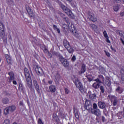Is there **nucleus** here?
I'll return each instance as SVG.
<instances>
[{
    "label": "nucleus",
    "instance_id": "774afa93",
    "mask_svg": "<svg viewBox=\"0 0 124 124\" xmlns=\"http://www.w3.org/2000/svg\"><path fill=\"white\" fill-rule=\"evenodd\" d=\"M45 51H48V49H47V48H46V47L45 48Z\"/></svg>",
    "mask_w": 124,
    "mask_h": 124
},
{
    "label": "nucleus",
    "instance_id": "864d4df0",
    "mask_svg": "<svg viewBox=\"0 0 124 124\" xmlns=\"http://www.w3.org/2000/svg\"><path fill=\"white\" fill-rule=\"evenodd\" d=\"M102 122L104 123L105 122V117L104 116H102Z\"/></svg>",
    "mask_w": 124,
    "mask_h": 124
},
{
    "label": "nucleus",
    "instance_id": "aec40b11",
    "mask_svg": "<svg viewBox=\"0 0 124 124\" xmlns=\"http://www.w3.org/2000/svg\"><path fill=\"white\" fill-rule=\"evenodd\" d=\"M24 75L25 77V78H29L31 77V74H30V71H29V69L25 67L24 68Z\"/></svg>",
    "mask_w": 124,
    "mask_h": 124
},
{
    "label": "nucleus",
    "instance_id": "4d7b16f0",
    "mask_svg": "<svg viewBox=\"0 0 124 124\" xmlns=\"http://www.w3.org/2000/svg\"><path fill=\"white\" fill-rule=\"evenodd\" d=\"M120 16L121 17H123V16H124V11H123L120 13Z\"/></svg>",
    "mask_w": 124,
    "mask_h": 124
},
{
    "label": "nucleus",
    "instance_id": "f03ea898",
    "mask_svg": "<svg viewBox=\"0 0 124 124\" xmlns=\"http://www.w3.org/2000/svg\"><path fill=\"white\" fill-rule=\"evenodd\" d=\"M91 112L92 114L95 115V116H96V117H99V116H101V111H100V109L98 108L97 104H96L95 103L93 104V108L91 109Z\"/></svg>",
    "mask_w": 124,
    "mask_h": 124
},
{
    "label": "nucleus",
    "instance_id": "49530a36",
    "mask_svg": "<svg viewBox=\"0 0 124 124\" xmlns=\"http://www.w3.org/2000/svg\"><path fill=\"white\" fill-rule=\"evenodd\" d=\"M64 91H65V93L66 94H68L69 93V90L67 88H65Z\"/></svg>",
    "mask_w": 124,
    "mask_h": 124
},
{
    "label": "nucleus",
    "instance_id": "3c124183",
    "mask_svg": "<svg viewBox=\"0 0 124 124\" xmlns=\"http://www.w3.org/2000/svg\"><path fill=\"white\" fill-rule=\"evenodd\" d=\"M47 55L48 57H50V59H52V54H51V53H49V52H48Z\"/></svg>",
    "mask_w": 124,
    "mask_h": 124
},
{
    "label": "nucleus",
    "instance_id": "20e7f679",
    "mask_svg": "<svg viewBox=\"0 0 124 124\" xmlns=\"http://www.w3.org/2000/svg\"><path fill=\"white\" fill-rule=\"evenodd\" d=\"M16 110V106H10L9 107H6L4 110V114L5 115H8L9 112L11 113L14 112Z\"/></svg>",
    "mask_w": 124,
    "mask_h": 124
},
{
    "label": "nucleus",
    "instance_id": "0eeeda50",
    "mask_svg": "<svg viewBox=\"0 0 124 124\" xmlns=\"http://www.w3.org/2000/svg\"><path fill=\"white\" fill-rule=\"evenodd\" d=\"M59 61L61 62L63 66H64V67H68V66H69V62L68 61H67V60L63 58V56L60 57V59Z\"/></svg>",
    "mask_w": 124,
    "mask_h": 124
},
{
    "label": "nucleus",
    "instance_id": "338daca9",
    "mask_svg": "<svg viewBox=\"0 0 124 124\" xmlns=\"http://www.w3.org/2000/svg\"><path fill=\"white\" fill-rule=\"evenodd\" d=\"M74 30H75V28H73L72 31V32H74V31H73Z\"/></svg>",
    "mask_w": 124,
    "mask_h": 124
},
{
    "label": "nucleus",
    "instance_id": "412c9836",
    "mask_svg": "<svg viewBox=\"0 0 124 124\" xmlns=\"http://www.w3.org/2000/svg\"><path fill=\"white\" fill-rule=\"evenodd\" d=\"M88 93H89V98L90 99H92V100H93V99H96V94L94 93H92V92L89 91Z\"/></svg>",
    "mask_w": 124,
    "mask_h": 124
},
{
    "label": "nucleus",
    "instance_id": "72a5a7b5",
    "mask_svg": "<svg viewBox=\"0 0 124 124\" xmlns=\"http://www.w3.org/2000/svg\"><path fill=\"white\" fill-rule=\"evenodd\" d=\"M90 27L93 31H97V26L96 25L92 24L90 25Z\"/></svg>",
    "mask_w": 124,
    "mask_h": 124
},
{
    "label": "nucleus",
    "instance_id": "1a4fd4ad",
    "mask_svg": "<svg viewBox=\"0 0 124 124\" xmlns=\"http://www.w3.org/2000/svg\"><path fill=\"white\" fill-rule=\"evenodd\" d=\"M87 17L89 20L92 21V22H96L97 21V18L95 17V16L90 11H88Z\"/></svg>",
    "mask_w": 124,
    "mask_h": 124
},
{
    "label": "nucleus",
    "instance_id": "e433bc0d",
    "mask_svg": "<svg viewBox=\"0 0 124 124\" xmlns=\"http://www.w3.org/2000/svg\"><path fill=\"white\" fill-rule=\"evenodd\" d=\"M58 116L60 118H63V112L61 110L59 111Z\"/></svg>",
    "mask_w": 124,
    "mask_h": 124
},
{
    "label": "nucleus",
    "instance_id": "f8f14e48",
    "mask_svg": "<svg viewBox=\"0 0 124 124\" xmlns=\"http://www.w3.org/2000/svg\"><path fill=\"white\" fill-rule=\"evenodd\" d=\"M27 87L31 91H32V80H31V77L26 78Z\"/></svg>",
    "mask_w": 124,
    "mask_h": 124
},
{
    "label": "nucleus",
    "instance_id": "c756f323",
    "mask_svg": "<svg viewBox=\"0 0 124 124\" xmlns=\"http://www.w3.org/2000/svg\"><path fill=\"white\" fill-rule=\"evenodd\" d=\"M105 84L106 85V86H107V87H110V86H111V81L110 80H109V78H106L105 80Z\"/></svg>",
    "mask_w": 124,
    "mask_h": 124
},
{
    "label": "nucleus",
    "instance_id": "bf43d9fd",
    "mask_svg": "<svg viewBox=\"0 0 124 124\" xmlns=\"http://www.w3.org/2000/svg\"><path fill=\"white\" fill-rule=\"evenodd\" d=\"M55 31H57L58 32V33H61V30H60V29L57 28Z\"/></svg>",
    "mask_w": 124,
    "mask_h": 124
},
{
    "label": "nucleus",
    "instance_id": "c03bdc74",
    "mask_svg": "<svg viewBox=\"0 0 124 124\" xmlns=\"http://www.w3.org/2000/svg\"><path fill=\"white\" fill-rule=\"evenodd\" d=\"M74 36L77 38H79L80 37V34H79V33H76V32H75V33L74 34Z\"/></svg>",
    "mask_w": 124,
    "mask_h": 124
},
{
    "label": "nucleus",
    "instance_id": "2eb2a0df",
    "mask_svg": "<svg viewBox=\"0 0 124 124\" xmlns=\"http://www.w3.org/2000/svg\"><path fill=\"white\" fill-rule=\"evenodd\" d=\"M85 77L87 78L89 82H92V81H93V75L91 74V72H87L85 74Z\"/></svg>",
    "mask_w": 124,
    "mask_h": 124
},
{
    "label": "nucleus",
    "instance_id": "39448f33",
    "mask_svg": "<svg viewBox=\"0 0 124 124\" xmlns=\"http://www.w3.org/2000/svg\"><path fill=\"white\" fill-rule=\"evenodd\" d=\"M93 81L96 82L93 84L92 87L93 88V89H95V90H98V89H99L100 84L102 83V81H101V79H100L98 78L94 79Z\"/></svg>",
    "mask_w": 124,
    "mask_h": 124
},
{
    "label": "nucleus",
    "instance_id": "393cba45",
    "mask_svg": "<svg viewBox=\"0 0 124 124\" xmlns=\"http://www.w3.org/2000/svg\"><path fill=\"white\" fill-rule=\"evenodd\" d=\"M115 92L118 93H122L124 92V89L120 86H118L116 89Z\"/></svg>",
    "mask_w": 124,
    "mask_h": 124
},
{
    "label": "nucleus",
    "instance_id": "0e129e2a",
    "mask_svg": "<svg viewBox=\"0 0 124 124\" xmlns=\"http://www.w3.org/2000/svg\"><path fill=\"white\" fill-rule=\"evenodd\" d=\"M48 83L49 84V85H51V84H52L53 81H52V80H49V81H48Z\"/></svg>",
    "mask_w": 124,
    "mask_h": 124
},
{
    "label": "nucleus",
    "instance_id": "c85d7f7f",
    "mask_svg": "<svg viewBox=\"0 0 124 124\" xmlns=\"http://www.w3.org/2000/svg\"><path fill=\"white\" fill-rule=\"evenodd\" d=\"M3 104H8L9 103V99L7 97L3 98L2 100Z\"/></svg>",
    "mask_w": 124,
    "mask_h": 124
},
{
    "label": "nucleus",
    "instance_id": "052dcab7",
    "mask_svg": "<svg viewBox=\"0 0 124 124\" xmlns=\"http://www.w3.org/2000/svg\"><path fill=\"white\" fill-rule=\"evenodd\" d=\"M23 101H20V102H19V105L20 106H23Z\"/></svg>",
    "mask_w": 124,
    "mask_h": 124
},
{
    "label": "nucleus",
    "instance_id": "4be33fe9",
    "mask_svg": "<svg viewBox=\"0 0 124 124\" xmlns=\"http://www.w3.org/2000/svg\"><path fill=\"white\" fill-rule=\"evenodd\" d=\"M18 85H19V89L20 90V91H21V92L23 93H25V91L24 85L23 84V83L20 82L19 83Z\"/></svg>",
    "mask_w": 124,
    "mask_h": 124
},
{
    "label": "nucleus",
    "instance_id": "4c0bfd02",
    "mask_svg": "<svg viewBox=\"0 0 124 124\" xmlns=\"http://www.w3.org/2000/svg\"><path fill=\"white\" fill-rule=\"evenodd\" d=\"M103 109V114L107 117V115L108 114V110H107V108H105Z\"/></svg>",
    "mask_w": 124,
    "mask_h": 124
},
{
    "label": "nucleus",
    "instance_id": "a211bd4d",
    "mask_svg": "<svg viewBox=\"0 0 124 124\" xmlns=\"http://www.w3.org/2000/svg\"><path fill=\"white\" fill-rule=\"evenodd\" d=\"M5 59L6 60L7 62L8 63V64H12L13 63V62H12V59L8 54H6L5 55Z\"/></svg>",
    "mask_w": 124,
    "mask_h": 124
},
{
    "label": "nucleus",
    "instance_id": "de8ad7c7",
    "mask_svg": "<svg viewBox=\"0 0 124 124\" xmlns=\"http://www.w3.org/2000/svg\"><path fill=\"white\" fill-rule=\"evenodd\" d=\"M71 60H72V62H75V61H76V56H75V55H73Z\"/></svg>",
    "mask_w": 124,
    "mask_h": 124
},
{
    "label": "nucleus",
    "instance_id": "bb28decb",
    "mask_svg": "<svg viewBox=\"0 0 124 124\" xmlns=\"http://www.w3.org/2000/svg\"><path fill=\"white\" fill-rule=\"evenodd\" d=\"M85 72H86V65L82 64L80 70V74H83V73H85Z\"/></svg>",
    "mask_w": 124,
    "mask_h": 124
},
{
    "label": "nucleus",
    "instance_id": "473e14b6",
    "mask_svg": "<svg viewBox=\"0 0 124 124\" xmlns=\"http://www.w3.org/2000/svg\"><path fill=\"white\" fill-rule=\"evenodd\" d=\"M124 112L123 111H120L117 113V116L119 118V119H122L123 118H124Z\"/></svg>",
    "mask_w": 124,
    "mask_h": 124
},
{
    "label": "nucleus",
    "instance_id": "6e6552de",
    "mask_svg": "<svg viewBox=\"0 0 124 124\" xmlns=\"http://www.w3.org/2000/svg\"><path fill=\"white\" fill-rule=\"evenodd\" d=\"M84 107L85 109L87 110V111H92L93 109V105H92V102L89 100H87L85 101V104L84 105Z\"/></svg>",
    "mask_w": 124,
    "mask_h": 124
},
{
    "label": "nucleus",
    "instance_id": "423d86ee",
    "mask_svg": "<svg viewBox=\"0 0 124 124\" xmlns=\"http://www.w3.org/2000/svg\"><path fill=\"white\" fill-rule=\"evenodd\" d=\"M33 68L34 69H35L36 73L38 76L41 77L44 75V72H43V70L39 66H34Z\"/></svg>",
    "mask_w": 124,
    "mask_h": 124
},
{
    "label": "nucleus",
    "instance_id": "7ed1b4c3",
    "mask_svg": "<svg viewBox=\"0 0 124 124\" xmlns=\"http://www.w3.org/2000/svg\"><path fill=\"white\" fill-rule=\"evenodd\" d=\"M61 7L63 11L69 16V18H71V19H74V15H73V13H72V12L69 8H67V7L64 6L63 4H61Z\"/></svg>",
    "mask_w": 124,
    "mask_h": 124
},
{
    "label": "nucleus",
    "instance_id": "5701e85b",
    "mask_svg": "<svg viewBox=\"0 0 124 124\" xmlns=\"http://www.w3.org/2000/svg\"><path fill=\"white\" fill-rule=\"evenodd\" d=\"M120 73L121 75V81L122 83H124V67L121 69Z\"/></svg>",
    "mask_w": 124,
    "mask_h": 124
},
{
    "label": "nucleus",
    "instance_id": "37998d69",
    "mask_svg": "<svg viewBox=\"0 0 124 124\" xmlns=\"http://www.w3.org/2000/svg\"><path fill=\"white\" fill-rule=\"evenodd\" d=\"M103 34H104V36L105 37V38L106 37H108V34H107V32L106 31H104Z\"/></svg>",
    "mask_w": 124,
    "mask_h": 124
},
{
    "label": "nucleus",
    "instance_id": "a878e982",
    "mask_svg": "<svg viewBox=\"0 0 124 124\" xmlns=\"http://www.w3.org/2000/svg\"><path fill=\"white\" fill-rule=\"evenodd\" d=\"M74 112L75 113V116L77 119V120H79V113H78V109H76L75 108H74Z\"/></svg>",
    "mask_w": 124,
    "mask_h": 124
},
{
    "label": "nucleus",
    "instance_id": "f257e3e1",
    "mask_svg": "<svg viewBox=\"0 0 124 124\" xmlns=\"http://www.w3.org/2000/svg\"><path fill=\"white\" fill-rule=\"evenodd\" d=\"M73 82L77 88L78 89L79 91L81 93H84L85 91L84 90V86L80 80L78 79V78H75L73 79Z\"/></svg>",
    "mask_w": 124,
    "mask_h": 124
},
{
    "label": "nucleus",
    "instance_id": "a18cd8bd",
    "mask_svg": "<svg viewBox=\"0 0 124 124\" xmlns=\"http://www.w3.org/2000/svg\"><path fill=\"white\" fill-rule=\"evenodd\" d=\"M38 124H44L43 122H42V120L41 119L39 118L38 121Z\"/></svg>",
    "mask_w": 124,
    "mask_h": 124
},
{
    "label": "nucleus",
    "instance_id": "680f3d73",
    "mask_svg": "<svg viewBox=\"0 0 124 124\" xmlns=\"http://www.w3.org/2000/svg\"><path fill=\"white\" fill-rule=\"evenodd\" d=\"M120 40H121V41L122 44H123V45H124V40L123 39V38H120Z\"/></svg>",
    "mask_w": 124,
    "mask_h": 124
},
{
    "label": "nucleus",
    "instance_id": "ddd939ff",
    "mask_svg": "<svg viewBox=\"0 0 124 124\" xmlns=\"http://www.w3.org/2000/svg\"><path fill=\"white\" fill-rule=\"evenodd\" d=\"M32 80L34 88L37 93H40V89H39V85H38L37 81H36V80H35V78L33 79Z\"/></svg>",
    "mask_w": 124,
    "mask_h": 124
},
{
    "label": "nucleus",
    "instance_id": "f3484780",
    "mask_svg": "<svg viewBox=\"0 0 124 124\" xmlns=\"http://www.w3.org/2000/svg\"><path fill=\"white\" fill-rule=\"evenodd\" d=\"M98 106L100 109H105L106 108V104H105V102L99 101L98 102Z\"/></svg>",
    "mask_w": 124,
    "mask_h": 124
},
{
    "label": "nucleus",
    "instance_id": "9b49d317",
    "mask_svg": "<svg viewBox=\"0 0 124 124\" xmlns=\"http://www.w3.org/2000/svg\"><path fill=\"white\" fill-rule=\"evenodd\" d=\"M26 9L30 18H34L35 17V15L34 14V13H33L32 10L31 9V7H30V6H26Z\"/></svg>",
    "mask_w": 124,
    "mask_h": 124
},
{
    "label": "nucleus",
    "instance_id": "2f4dec72",
    "mask_svg": "<svg viewBox=\"0 0 124 124\" xmlns=\"http://www.w3.org/2000/svg\"><path fill=\"white\" fill-rule=\"evenodd\" d=\"M63 45L65 48H67V47H68L70 46V44H69V42L68 41H67L66 39H64L63 40Z\"/></svg>",
    "mask_w": 124,
    "mask_h": 124
},
{
    "label": "nucleus",
    "instance_id": "69168bd1",
    "mask_svg": "<svg viewBox=\"0 0 124 124\" xmlns=\"http://www.w3.org/2000/svg\"><path fill=\"white\" fill-rule=\"evenodd\" d=\"M67 0L69 2H71V1H72V0Z\"/></svg>",
    "mask_w": 124,
    "mask_h": 124
},
{
    "label": "nucleus",
    "instance_id": "f704fd0d",
    "mask_svg": "<svg viewBox=\"0 0 124 124\" xmlns=\"http://www.w3.org/2000/svg\"><path fill=\"white\" fill-rule=\"evenodd\" d=\"M63 21H64L65 22H66L68 27H69V25H70V23L69 22V19H68V17H63Z\"/></svg>",
    "mask_w": 124,
    "mask_h": 124
},
{
    "label": "nucleus",
    "instance_id": "6e6d98bb",
    "mask_svg": "<svg viewBox=\"0 0 124 124\" xmlns=\"http://www.w3.org/2000/svg\"><path fill=\"white\" fill-rule=\"evenodd\" d=\"M53 29L54 31H56L57 29H58V27H57V25H53Z\"/></svg>",
    "mask_w": 124,
    "mask_h": 124
},
{
    "label": "nucleus",
    "instance_id": "cd10ccee",
    "mask_svg": "<svg viewBox=\"0 0 124 124\" xmlns=\"http://www.w3.org/2000/svg\"><path fill=\"white\" fill-rule=\"evenodd\" d=\"M68 52L70 53V54H72L74 52V49L71 47L70 46H69L68 47H66Z\"/></svg>",
    "mask_w": 124,
    "mask_h": 124
},
{
    "label": "nucleus",
    "instance_id": "5fc2aeb1",
    "mask_svg": "<svg viewBox=\"0 0 124 124\" xmlns=\"http://www.w3.org/2000/svg\"><path fill=\"white\" fill-rule=\"evenodd\" d=\"M114 2H115V3H120L121 0H114Z\"/></svg>",
    "mask_w": 124,
    "mask_h": 124
},
{
    "label": "nucleus",
    "instance_id": "dca6fc26",
    "mask_svg": "<svg viewBox=\"0 0 124 124\" xmlns=\"http://www.w3.org/2000/svg\"><path fill=\"white\" fill-rule=\"evenodd\" d=\"M111 103L114 106H116L118 104V98L115 96H112Z\"/></svg>",
    "mask_w": 124,
    "mask_h": 124
},
{
    "label": "nucleus",
    "instance_id": "6ab92c4d",
    "mask_svg": "<svg viewBox=\"0 0 124 124\" xmlns=\"http://www.w3.org/2000/svg\"><path fill=\"white\" fill-rule=\"evenodd\" d=\"M49 93H54L57 91V87L55 85H50L49 87Z\"/></svg>",
    "mask_w": 124,
    "mask_h": 124
},
{
    "label": "nucleus",
    "instance_id": "b1692460",
    "mask_svg": "<svg viewBox=\"0 0 124 124\" xmlns=\"http://www.w3.org/2000/svg\"><path fill=\"white\" fill-rule=\"evenodd\" d=\"M55 79L57 82L59 83V82H60L61 80H62V77L59 73H57L55 75Z\"/></svg>",
    "mask_w": 124,
    "mask_h": 124
},
{
    "label": "nucleus",
    "instance_id": "09e8293b",
    "mask_svg": "<svg viewBox=\"0 0 124 124\" xmlns=\"http://www.w3.org/2000/svg\"><path fill=\"white\" fill-rule=\"evenodd\" d=\"M106 41L108 43H111V42L110 41V40H109V37H106Z\"/></svg>",
    "mask_w": 124,
    "mask_h": 124
},
{
    "label": "nucleus",
    "instance_id": "8fccbe9b",
    "mask_svg": "<svg viewBox=\"0 0 124 124\" xmlns=\"http://www.w3.org/2000/svg\"><path fill=\"white\" fill-rule=\"evenodd\" d=\"M60 15L61 17H62V18H63H63L65 17V15H64V14H63L62 13H60Z\"/></svg>",
    "mask_w": 124,
    "mask_h": 124
},
{
    "label": "nucleus",
    "instance_id": "4468645a",
    "mask_svg": "<svg viewBox=\"0 0 124 124\" xmlns=\"http://www.w3.org/2000/svg\"><path fill=\"white\" fill-rule=\"evenodd\" d=\"M8 74L9 76L8 77V82L9 83H11V82H12V81H13V80L15 79V76L14 75V73H13V72H8Z\"/></svg>",
    "mask_w": 124,
    "mask_h": 124
},
{
    "label": "nucleus",
    "instance_id": "e2e57ef3",
    "mask_svg": "<svg viewBox=\"0 0 124 124\" xmlns=\"http://www.w3.org/2000/svg\"><path fill=\"white\" fill-rule=\"evenodd\" d=\"M13 83L14 84V85H17V81H16V80H13Z\"/></svg>",
    "mask_w": 124,
    "mask_h": 124
},
{
    "label": "nucleus",
    "instance_id": "a19ab883",
    "mask_svg": "<svg viewBox=\"0 0 124 124\" xmlns=\"http://www.w3.org/2000/svg\"><path fill=\"white\" fill-rule=\"evenodd\" d=\"M98 78L100 80L101 79L103 82H104V77L103 76L100 75L98 76Z\"/></svg>",
    "mask_w": 124,
    "mask_h": 124
},
{
    "label": "nucleus",
    "instance_id": "603ef678",
    "mask_svg": "<svg viewBox=\"0 0 124 124\" xmlns=\"http://www.w3.org/2000/svg\"><path fill=\"white\" fill-rule=\"evenodd\" d=\"M105 53H106V55L108 56V57H110V53L105 51Z\"/></svg>",
    "mask_w": 124,
    "mask_h": 124
},
{
    "label": "nucleus",
    "instance_id": "7c9ffc66",
    "mask_svg": "<svg viewBox=\"0 0 124 124\" xmlns=\"http://www.w3.org/2000/svg\"><path fill=\"white\" fill-rule=\"evenodd\" d=\"M52 55H53V56H56V57H58L59 60L61 59V57H62V55L60 54L59 52H57L56 51L52 52Z\"/></svg>",
    "mask_w": 124,
    "mask_h": 124
},
{
    "label": "nucleus",
    "instance_id": "79ce46f5",
    "mask_svg": "<svg viewBox=\"0 0 124 124\" xmlns=\"http://www.w3.org/2000/svg\"><path fill=\"white\" fill-rule=\"evenodd\" d=\"M119 34L120 36H121L122 37H123V36H124V32L123 31H120L119 32Z\"/></svg>",
    "mask_w": 124,
    "mask_h": 124
},
{
    "label": "nucleus",
    "instance_id": "c9c22d12",
    "mask_svg": "<svg viewBox=\"0 0 124 124\" xmlns=\"http://www.w3.org/2000/svg\"><path fill=\"white\" fill-rule=\"evenodd\" d=\"M100 90L101 91V93H104L105 92V89H104V86L101 85L100 86Z\"/></svg>",
    "mask_w": 124,
    "mask_h": 124
},
{
    "label": "nucleus",
    "instance_id": "58836bf2",
    "mask_svg": "<svg viewBox=\"0 0 124 124\" xmlns=\"http://www.w3.org/2000/svg\"><path fill=\"white\" fill-rule=\"evenodd\" d=\"M113 10L117 12L119 10V5H116L113 6Z\"/></svg>",
    "mask_w": 124,
    "mask_h": 124
},
{
    "label": "nucleus",
    "instance_id": "13d9d810",
    "mask_svg": "<svg viewBox=\"0 0 124 124\" xmlns=\"http://www.w3.org/2000/svg\"><path fill=\"white\" fill-rule=\"evenodd\" d=\"M110 48L112 50V51H114V52H116V49L115 48L112 47V46H110Z\"/></svg>",
    "mask_w": 124,
    "mask_h": 124
},
{
    "label": "nucleus",
    "instance_id": "ea45409f",
    "mask_svg": "<svg viewBox=\"0 0 124 124\" xmlns=\"http://www.w3.org/2000/svg\"><path fill=\"white\" fill-rule=\"evenodd\" d=\"M99 70L101 72V73H103V71H104V67L100 66L99 67Z\"/></svg>",
    "mask_w": 124,
    "mask_h": 124
},
{
    "label": "nucleus",
    "instance_id": "9d476101",
    "mask_svg": "<svg viewBox=\"0 0 124 124\" xmlns=\"http://www.w3.org/2000/svg\"><path fill=\"white\" fill-rule=\"evenodd\" d=\"M4 25L2 23L0 22V35L1 37H2L3 39H6V37L4 36Z\"/></svg>",
    "mask_w": 124,
    "mask_h": 124
}]
</instances>
